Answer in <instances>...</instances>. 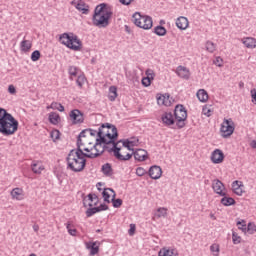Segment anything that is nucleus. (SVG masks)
Here are the masks:
<instances>
[{
	"label": "nucleus",
	"instance_id": "obj_47",
	"mask_svg": "<svg viewBox=\"0 0 256 256\" xmlns=\"http://www.w3.org/2000/svg\"><path fill=\"white\" fill-rule=\"evenodd\" d=\"M246 231L253 235V233L256 232V225L254 223L249 222L248 225L246 226Z\"/></svg>",
	"mask_w": 256,
	"mask_h": 256
},
{
	"label": "nucleus",
	"instance_id": "obj_17",
	"mask_svg": "<svg viewBox=\"0 0 256 256\" xmlns=\"http://www.w3.org/2000/svg\"><path fill=\"white\" fill-rule=\"evenodd\" d=\"M245 185H243L242 181L239 180H235L232 183V190L235 193V195H238L239 197H241V195H243V193H245Z\"/></svg>",
	"mask_w": 256,
	"mask_h": 256
},
{
	"label": "nucleus",
	"instance_id": "obj_45",
	"mask_svg": "<svg viewBox=\"0 0 256 256\" xmlns=\"http://www.w3.org/2000/svg\"><path fill=\"white\" fill-rule=\"evenodd\" d=\"M95 213H100L98 207L89 208V209L86 211V216H87V217H93V215H95Z\"/></svg>",
	"mask_w": 256,
	"mask_h": 256
},
{
	"label": "nucleus",
	"instance_id": "obj_58",
	"mask_svg": "<svg viewBox=\"0 0 256 256\" xmlns=\"http://www.w3.org/2000/svg\"><path fill=\"white\" fill-rule=\"evenodd\" d=\"M99 211H107L109 210V206H107L106 204H101L100 206H98Z\"/></svg>",
	"mask_w": 256,
	"mask_h": 256
},
{
	"label": "nucleus",
	"instance_id": "obj_52",
	"mask_svg": "<svg viewBox=\"0 0 256 256\" xmlns=\"http://www.w3.org/2000/svg\"><path fill=\"white\" fill-rule=\"evenodd\" d=\"M146 78L151 79L153 81V79H155V71H153L152 69H147L146 72Z\"/></svg>",
	"mask_w": 256,
	"mask_h": 256
},
{
	"label": "nucleus",
	"instance_id": "obj_63",
	"mask_svg": "<svg viewBox=\"0 0 256 256\" xmlns=\"http://www.w3.org/2000/svg\"><path fill=\"white\" fill-rule=\"evenodd\" d=\"M7 110L0 108V118L5 114Z\"/></svg>",
	"mask_w": 256,
	"mask_h": 256
},
{
	"label": "nucleus",
	"instance_id": "obj_39",
	"mask_svg": "<svg viewBox=\"0 0 256 256\" xmlns=\"http://www.w3.org/2000/svg\"><path fill=\"white\" fill-rule=\"evenodd\" d=\"M157 103L158 105H164L165 107H171V101H165V97L163 94H160V96H157Z\"/></svg>",
	"mask_w": 256,
	"mask_h": 256
},
{
	"label": "nucleus",
	"instance_id": "obj_56",
	"mask_svg": "<svg viewBox=\"0 0 256 256\" xmlns=\"http://www.w3.org/2000/svg\"><path fill=\"white\" fill-rule=\"evenodd\" d=\"M8 92L10 93V95H15V93H17V89H15V86L11 84L8 87Z\"/></svg>",
	"mask_w": 256,
	"mask_h": 256
},
{
	"label": "nucleus",
	"instance_id": "obj_13",
	"mask_svg": "<svg viewBox=\"0 0 256 256\" xmlns=\"http://www.w3.org/2000/svg\"><path fill=\"white\" fill-rule=\"evenodd\" d=\"M212 189L214 193H217V195H220V197H225V195H227V193L223 191L225 189V185L219 179L212 182Z\"/></svg>",
	"mask_w": 256,
	"mask_h": 256
},
{
	"label": "nucleus",
	"instance_id": "obj_12",
	"mask_svg": "<svg viewBox=\"0 0 256 256\" xmlns=\"http://www.w3.org/2000/svg\"><path fill=\"white\" fill-rule=\"evenodd\" d=\"M210 159L214 165H219L222 161H224L225 154L221 149H215L212 152Z\"/></svg>",
	"mask_w": 256,
	"mask_h": 256
},
{
	"label": "nucleus",
	"instance_id": "obj_53",
	"mask_svg": "<svg viewBox=\"0 0 256 256\" xmlns=\"http://www.w3.org/2000/svg\"><path fill=\"white\" fill-rule=\"evenodd\" d=\"M66 229L68 230L69 235H72V237H75V235H77V229H71L70 223H67Z\"/></svg>",
	"mask_w": 256,
	"mask_h": 256
},
{
	"label": "nucleus",
	"instance_id": "obj_62",
	"mask_svg": "<svg viewBox=\"0 0 256 256\" xmlns=\"http://www.w3.org/2000/svg\"><path fill=\"white\" fill-rule=\"evenodd\" d=\"M250 147H252V149H256V140L251 141Z\"/></svg>",
	"mask_w": 256,
	"mask_h": 256
},
{
	"label": "nucleus",
	"instance_id": "obj_46",
	"mask_svg": "<svg viewBox=\"0 0 256 256\" xmlns=\"http://www.w3.org/2000/svg\"><path fill=\"white\" fill-rule=\"evenodd\" d=\"M237 226H238V229L243 231V233L247 232V224H246L245 220L238 221Z\"/></svg>",
	"mask_w": 256,
	"mask_h": 256
},
{
	"label": "nucleus",
	"instance_id": "obj_26",
	"mask_svg": "<svg viewBox=\"0 0 256 256\" xmlns=\"http://www.w3.org/2000/svg\"><path fill=\"white\" fill-rule=\"evenodd\" d=\"M243 45L247 47V49H255L256 48V39L253 37H246L242 40Z\"/></svg>",
	"mask_w": 256,
	"mask_h": 256
},
{
	"label": "nucleus",
	"instance_id": "obj_24",
	"mask_svg": "<svg viewBox=\"0 0 256 256\" xmlns=\"http://www.w3.org/2000/svg\"><path fill=\"white\" fill-rule=\"evenodd\" d=\"M161 256H179V251L175 248H161L160 249Z\"/></svg>",
	"mask_w": 256,
	"mask_h": 256
},
{
	"label": "nucleus",
	"instance_id": "obj_9",
	"mask_svg": "<svg viewBox=\"0 0 256 256\" xmlns=\"http://www.w3.org/2000/svg\"><path fill=\"white\" fill-rule=\"evenodd\" d=\"M221 135L224 138L231 137L235 131V122H233V119H224L221 124Z\"/></svg>",
	"mask_w": 256,
	"mask_h": 256
},
{
	"label": "nucleus",
	"instance_id": "obj_51",
	"mask_svg": "<svg viewBox=\"0 0 256 256\" xmlns=\"http://www.w3.org/2000/svg\"><path fill=\"white\" fill-rule=\"evenodd\" d=\"M136 175L138 177H143V175H147V170H145V168H143V167H138L136 169Z\"/></svg>",
	"mask_w": 256,
	"mask_h": 256
},
{
	"label": "nucleus",
	"instance_id": "obj_6",
	"mask_svg": "<svg viewBox=\"0 0 256 256\" xmlns=\"http://www.w3.org/2000/svg\"><path fill=\"white\" fill-rule=\"evenodd\" d=\"M132 21L136 27L148 31L153 28V18L147 15H141V13L136 12L132 16Z\"/></svg>",
	"mask_w": 256,
	"mask_h": 256
},
{
	"label": "nucleus",
	"instance_id": "obj_16",
	"mask_svg": "<svg viewBox=\"0 0 256 256\" xmlns=\"http://www.w3.org/2000/svg\"><path fill=\"white\" fill-rule=\"evenodd\" d=\"M87 145H93V143L91 142V138H89L87 134H84L83 136H81V132H80L77 140L78 149H83V147H88Z\"/></svg>",
	"mask_w": 256,
	"mask_h": 256
},
{
	"label": "nucleus",
	"instance_id": "obj_54",
	"mask_svg": "<svg viewBox=\"0 0 256 256\" xmlns=\"http://www.w3.org/2000/svg\"><path fill=\"white\" fill-rule=\"evenodd\" d=\"M151 78L144 77L142 78V85L144 87H150L151 86Z\"/></svg>",
	"mask_w": 256,
	"mask_h": 256
},
{
	"label": "nucleus",
	"instance_id": "obj_61",
	"mask_svg": "<svg viewBox=\"0 0 256 256\" xmlns=\"http://www.w3.org/2000/svg\"><path fill=\"white\" fill-rule=\"evenodd\" d=\"M51 137H55V139H59V131L52 132Z\"/></svg>",
	"mask_w": 256,
	"mask_h": 256
},
{
	"label": "nucleus",
	"instance_id": "obj_40",
	"mask_svg": "<svg viewBox=\"0 0 256 256\" xmlns=\"http://www.w3.org/2000/svg\"><path fill=\"white\" fill-rule=\"evenodd\" d=\"M79 68L77 66H70L68 68V73L70 75V79H73V77H77L79 75Z\"/></svg>",
	"mask_w": 256,
	"mask_h": 256
},
{
	"label": "nucleus",
	"instance_id": "obj_48",
	"mask_svg": "<svg viewBox=\"0 0 256 256\" xmlns=\"http://www.w3.org/2000/svg\"><path fill=\"white\" fill-rule=\"evenodd\" d=\"M39 59H41V52H39V50H35L34 52H32L31 60L35 62L39 61Z\"/></svg>",
	"mask_w": 256,
	"mask_h": 256
},
{
	"label": "nucleus",
	"instance_id": "obj_41",
	"mask_svg": "<svg viewBox=\"0 0 256 256\" xmlns=\"http://www.w3.org/2000/svg\"><path fill=\"white\" fill-rule=\"evenodd\" d=\"M206 47V51H208V53H215L216 49H217V45H215V43H213L212 41H207L205 44Z\"/></svg>",
	"mask_w": 256,
	"mask_h": 256
},
{
	"label": "nucleus",
	"instance_id": "obj_25",
	"mask_svg": "<svg viewBox=\"0 0 256 256\" xmlns=\"http://www.w3.org/2000/svg\"><path fill=\"white\" fill-rule=\"evenodd\" d=\"M99 242H87L86 248L90 249V255H97L99 253Z\"/></svg>",
	"mask_w": 256,
	"mask_h": 256
},
{
	"label": "nucleus",
	"instance_id": "obj_21",
	"mask_svg": "<svg viewBox=\"0 0 256 256\" xmlns=\"http://www.w3.org/2000/svg\"><path fill=\"white\" fill-rule=\"evenodd\" d=\"M176 73L178 77H181V79H185L186 81L189 80V77H191L189 69H187V67L184 66H178L176 69Z\"/></svg>",
	"mask_w": 256,
	"mask_h": 256
},
{
	"label": "nucleus",
	"instance_id": "obj_28",
	"mask_svg": "<svg viewBox=\"0 0 256 256\" xmlns=\"http://www.w3.org/2000/svg\"><path fill=\"white\" fill-rule=\"evenodd\" d=\"M32 171L33 173H35L36 175H41V172L45 170V166H43V163L37 161L34 162L32 165Z\"/></svg>",
	"mask_w": 256,
	"mask_h": 256
},
{
	"label": "nucleus",
	"instance_id": "obj_29",
	"mask_svg": "<svg viewBox=\"0 0 256 256\" xmlns=\"http://www.w3.org/2000/svg\"><path fill=\"white\" fill-rule=\"evenodd\" d=\"M167 211L168 209L165 207L158 208L154 213L153 219H161L162 217L165 219V217H167Z\"/></svg>",
	"mask_w": 256,
	"mask_h": 256
},
{
	"label": "nucleus",
	"instance_id": "obj_31",
	"mask_svg": "<svg viewBox=\"0 0 256 256\" xmlns=\"http://www.w3.org/2000/svg\"><path fill=\"white\" fill-rule=\"evenodd\" d=\"M220 203L224 205V207H231V205H235L236 202L235 199L224 195Z\"/></svg>",
	"mask_w": 256,
	"mask_h": 256
},
{
	"label": "nucleus",
	"instance_id": "obj_44",
	"mask_svg": "<svg viewBox=\"0 0 256 256\" xmlns=\"http://www.w3.org/2000/svg\"><path fill=\"white\" fill-rule=\"evenodd\" d=\"M87 81V79L85 78V75H78V78L76 80V83L78 85V87H83V85H85V82Z\"/></svg>",
	"mask_w": 256,
	"mask_h": 256
},
{
	"label": "nucleus",
	"instance_id": "obj_55",
	"mask_svg": "<svg viewBox=\"0 0 256 256\" xmlns=\"http://www.w3.org/2000/svg\"><path fill=\"white\" fill-rule=\"evenodd\" d=\"M214 65H216L217 67H223V58L222 57H216V59L214 60Z\"/></svg>",
	"mask_w": 256,
	"mask_h": 256
},
{
	"label": "nucleus",
	"instance_id": "obj_33",
	"mask_svg": "<svg viewBox=\"0 0 256 256\" xmlns=\"http://www.w3.org/2000/svg\"><path fill=\"white\" fill-rule=\"evenodd\" d=\"M32 46L33 44L29 40H23L20 43V49L21 51H24V53H27V51H30Z\"/></svg>",
	"mask_w": 256,
	"mask_h": 256
},
{
	"label": "nucleus",
	"instance_id": "obj_38",
	"mask_svg": "<svg viewBox=\"0 0 256 256\" xmlns=\"http://www.w3.org/2000/svg\"><path fill=\"white\" fill-rule=\"evenodd\" d=\"M47 109H54V110L60 111L61 113L65 111V107L58 102H52L51 105L47 107Z\"/></svg>",
	"mask_w": 256,
	"mask_h": 256
},
{
	"label": "nucleus",
	"instance_id": "obj_57",
	"mask_svg": "<svg viewBox=\"0 0 256 256\" xmlns=\"http://www.w3.org/2000/svg\"><path fill=\"white\" fill-rule=\"evenodd\" d=\"M135 229H136V226L135 224H130V229L128 230V233L129 235H135Z\"/></svg>",
	"mask_w": 256,
	"mask_h": 256
},
{
	"label": "nucleus",
	"instance_id": "obj_19",
	"mask_svg": "<svg viewBox=\"0 0 256 256\" xmlns=\"http://www.w3.org/2000/svg\"><path fill=\"white\" fill-rule=\"evenodd\" d=\"M134 159L136 161H146L149 157V153L145 149H137L133 152Z\"/></svg>",
	"mask_w": 256,
	"mask_h": 256
},
{
	"label": "nucleus",
	"instance_id": "obj_4",
	"mask_svg": "<svg viewBox=\"0 0 256 256\" xmlns=\"http://www.w3.org/2000/svg\"><path fill=\"white\" fill-rule=\"evenodd\" d=\"M19 129V121L7 111L0 118V133L5 137L15 135Z\"/></svg>",
	"mask_w": 256,
	"mask_h": 256
},
{
	"label": "nucleus",
	"instance_id": "obj_42",
	"mask_svg": "<svg viewBox=\"0 0 256 256\" xmlns=\"http://www.w3.org/2000/svg\"><path fill=\"white\" fill-rule=\"evenodd\" d=\"M115 197H116V194L114 193V194L112 195V200H111V202H112L113 207H114L115 209H119V207H121V206L123 205V200H121L120 198L115 199Z\"/></svg>",
	"mask_w": 256,
	"mask_h": 256
},
{
	"label": "nucleus",
	"instance_id": "obj_43",
	"mask_svg": "<svg viewBox=\"0 0 256 256\" xmlns=\"http://www.w3.org/2000/svg\"><path fill=\"white\" fill-rule=\"evenodd\" d=\"M210 251L211 253H213L214 256H219V251H220V248H219V244H212L210 246Z\"/></svg>",
	"mask_w": 256,
	"mask_h": 256
},
{
	"label": "nucleus",
	"instance_id": "obj_5",
	"mask_svg": "<svg viewBox=\"0 0 256 256\" xmlns=\"http://www.w3.org/2000/svg\"><path fill=\"white\" fill-rule=\"evenodd\" d=\"M60 43L68 47V49H72V51H81V47H83V43L79 39V37L73 33H63L59 38Z\"/></svg>",
	"mask_w": 256,
	"mask_h": 256
},
{
	"label": "nucleus",
	"instance_id": "obj_37",
	"mask_svg": "<svg viewBox=\"0 0 256 256\" xmlns=\"http://www.w3.org/2000/svg\"><path fill=\"white\" fill-rule=\"evenodd\" d=\"M108 99H109L110 101H115V99H117V87H115V86H110Z\"/></svg>",
	"mask_w": 256,
	"mask_h": 256
},
{
	"label": "nucleus",
	"instance_id": "obj_59",
	"mask_svg": "<svg viewBox=\"0 0 256 256\" xmlns=\"http://www.w3.org/2000/svg\"><path fill=\"white\" fill-rule=\"evenodd\" d=\"M135 0H119L122 5H131Z\"/></svg>",
	"mask_w": 256,
	"mask_h": 256
},
{
	"label": "nucleus",
	"instance_id": "obj_64",
	"mask_svg": "<svg viewBox=\"0 0 256 256\" xmlns=\"http://www.w3.org/2000/svg\"><path fill=\"white\" fill-rule=\"evenodd\" d=\"M33 229H34L35 233H38L39 232V225H34Z\"/></svg>",
	"mask_w": 256,
	"mask_h": 256
},
{
	"label": "nucleus",
	"instance_id": "obj_3",
	"mask_svg": "<svg viewBox=\"0 0 256 256\" xmlns=\"http://www.w3.org/2000/svg\"><path fill=\"white\" fill-rule=\"evenodd\" d=\"M113 16V12L107 8V4L101 3L97 5L94 9V14L92 16V23L94 27L99 29H105L109 27V19Z\"/></svg>",
	"mask_w": 256,
	"mask_h": 256
},
{
	"label": "nucleus",
	"instance_id": "obj_11",
	"mask_svg": "<svg viewBox=\"0 0 256 256\" xmlns=\"http://www.w3.org/2000/svg\"><path fill=\"white\" fill-rule=\"evenodd\" d=\"M118 143H122L123 147L128 149V151H133V147H137V145H139V138L131 137L127 140H120Z\"/></svg>",
	"mask_w": 256,
	"mask_h": 256
},
{
	"label": "nucleus",
	"instance_id": "obj_10",
	"mask_svg": "<svg viewBox=\"0 0 256 256\" xmlns=\"http://www.w3.org/2000/svg\"><path fill=\"white\" fill-rule=\"evenodd\" d=\"M70 5H73L75 7V9H77V11H79L80 13H82V15H89V5L87 3H85V1L83 0H78V1H71Z\"/></svg>",
	"mask_w": 256,
	"mask_h": 256
},
{
	"label": "nucleus",
	"instance_id": "obj_1",
	"mask_svg": "<svg viewBox=\"0 0 256 256\" xmlns=\"http://www.w3.org/2000/svg\"><path fill=\"white\" fill-rule=\"evenodd\" d=\"M117 137H119L117 127L111 124H102L98 129V138H96V141L105 145L108 153H114V157H116L118 161H129V159L133 157V154H121V148L118 147L119 142H116Z\"/></svg>",
	"mask_w": 256,
	"mask_h": 256
},
{
	"label": "nucleus",
	"instance_id": "obj_14",
	"mask_svg": "<svg viewBox=\"0 0 256 256\" xmlns=\"http://www.w3.org/2000/svg\"><path fill=\"white\" fill-rule=\"evenodd\" d=\"M70 119L72 123H74V125H77L78 123H83V121H85L83 114L78 109H74L70 112Z\"/></svg>",
	"mask_w": 256,
	"mask_h": 256
},
{
	"label": "nucleus",
	"instance_id": "obj_60",
	"mask_svg": "<svg viewBox=\"0 0 256 256\" xmlns=\"http://www.w3.org/2000/svg\"><path fill=\"white\" fill-rule=\"evenodd\" d=\"M162 96L164 97V101H171V96L168 93L162 94Z\"/></svg>",
	"mask_w": 256,
	"mask_h": 256
},
{
	"label": "nucleus",
	"instance_id": "obj_27",
	"mask_svg": "<svg viewBox=\"0 0 256 256\" xmlns=\"http://www.w3.org/2000/svg\"><path fill=\"white\" fill-rule=\"evenodd\" d=\"M196 96L201 103H207V101H209V94L205 91V89L198 90Z\"/></svg>",
	"mask_w": 256,
	"mask_h": 256
},
{
	"label": "nucleus",
	"instance_id": "obj_30",
	"mask_svg": "<svg viewBox=\"0 0 256 256\" xmlns=\"http://www.w3.org/2000/svg\"><path fill=\"white\" fill-rule=\"evenodd\" d=\"M109 191L112 193V195H115V190L111 188H105L102 192V197L104 198L105 203H111V194H109Z\"/></svg>",
	"mask_w": 256,
	"mask_h": 256
},
{
	"label": "nucleus",
	"instance_id": "obj_32",
	"mask_svg": "<svg viewBox=\"0 0 256 256\" xmlns=\"http://www.w3.org/2000/svg\"><path fill=\"white\" fill-rule=\"evenodd\" d=\"M49 121L52 123V125H58L59 121H61V116H59L57 112H51L49 114Z\"/></svg>",
	"mask_w": 256,
	"mask_h": 256
},
{
	"label": "nucleus",
	"instance_id": "obj_15",
	"mask_svg": "<svg viewBox=\"0 0 256 256\" xmlns=\"http://www.w3.org/2000/svg\"><path fill=\"white\" fill-rule=\"evenodd\" d=\"M148 175L154 180L161 179L163 170L161 169V166L154 165L149 168Z\"/></svg>",
	"mask_w": 256,
	"mask_h": 256
},
{
	"label": "nucleus",
	"instance_id": "obj_8",
	"mask_svg": "<svg viewBox=\"0 0 256 256\" xmlns=\"http://www.w3.org/2000/svg\"><path fill=\"white\" fill-rule=\"evenodd\" d=\"M174 117L176 119V125L178 129L185 127V121H187V110L185 106L178 104L174 109Z\"/></svg>",
	"mask_w": 256,
	"mask_h": 256
},
{
	"label": "nucleus",
	"instance_id": "obj_50",
	"mask_svg": "<svg viewBox=\"0 0 256 256\" xmlns=\"http://www.w3.org/2000/svg\"><path fill=\"white\" fill-rule=\"evenodd\" d=\"M202 113L206 117H211L213 115V110H211V108H209L208 106H204L202 109Z\"/></svg>",
	"mask_w": 256,
	"mask_h": 256
},
{
	"label": "nucleus",
	"instance_id": "obj_7",
	"mask_svg": "<svg viewBox=\"0 0 256 256\" xmlns=\"http://www.w3.org/2000/svg\"><path fill=\"white\" fill-rule=\"evenodd\" d=\"M82 151H85L84 157H87L88 159H95L97 157H100V155H103L105 151H107V148L105 147V144L96 141L95 145L93 147H83L81 148Z\"/></svg>",
	"mask_w": 256,
	"mask_h": 256
},
{
	"label": "nucleus",
	"instance_id": "obj_20",
	"mask_svg": "<svg viewBox=\"0 0 256 256\" xmlns=\"http://www.w3.org/2000/svg\"><path fill=\"white\" fill-rule=\"evenodd\" d=\"M99 203V197L97 194H88V198L84 199V207H93Z\"/></svg>",
	"mask_w": 256,
	"mask_h": 256
},
{
	"label": "nucleus",
	"instance_id": "obj_18",
	"mask_svg": "<svg viewBox=\"0 0 256 256\" xmlns=\"http://www.w3.org/2000/svg\"><path fill=\"white\" fill-rule=\"evenodd\" d=\"M11 198L16 201H23L25 199V192L23 191V188H14L10 192Z\"/></svg>",
	"mask_w": 256,
	"mask_h": 256
},
{
	"label": "nucleus",
	"instance_id": "obj_49",
	"mask_svg": "<svg viewBox=\"0 0 256 256\" xmlns=\"http://www.w3.org/2000/svg\"><path fill=\"white\" fill-rule=\"evenodd\" d=\"M232 241L234 245H239L241 243V236H239L236 232L232 233Z\"/></svg>",
	"mask_w": 256,
	"mask_h": 256
},
{
	"label": "nucleus",
	"instance_id": "obj_36",
	"mask_svg": "<svg viewBox=\"0 0 256 256\" xmlns=\"http://www.w3.org/2000/svg\"><path fill=\"white\" fill-rule=\"evenodd\" d=\"M155 35H158V37H165L167 35V29L163 26H156L154 28Z\"/></svg>",
	"mask_w": 256,
	"mask_h": 256
},
{
	"label": "nucleus",
	"instance_id": "obj_22",
	"mask_svg": "<svg viewBox=\"0 0 256 256\" xmlns=\"http://www.w3.org/2000/svg\"><path fill=\"white\" fill-rule=\"evenodd\" d=\"M161 119L164 125H175V118H173V113L171 112H165L162 114Z\"/></svg>",
	"mask_w": 256,
	"mask_h": 256
},
{
	"label": "nucleus",
	"instance_id": "obj_2",
	"mask_svg": "<svg viewBox=\"0 0 256 256\" xmlns=\"http://www.w3.org/2000/svg\"><path fill=\"white\" fill-rule=\"evenodd\" d=\"M67 169L73 171L74 173H81L87 165V160L85 159V152L82 148L73 149L69 152L67 158Z\"/></svg>",
	"mask_w": 256,
	"mask_h": 256
},
{
	"label": "nucleus",
	"instance_id": "obj_34",
	"mask_svg": "<svg viewBox=\"0 0 256 256\" xmlns=\"http://www.w3.org/2000/svg\"><path fill=\"white\" fill-rule=\"evenodd\" d=\"M102 173H104L107 177H111V175H113V168L111 167V164L106 163L102 165Z\"/></svg>",
	"mask_w": 256,
	"mask_h": 256
},
{
	"label": "nucleus",
	"instance_id": "obj_23",
	"mask_svg": "<svg viewBox=\"0 0 256 256\" xmlns=\"http://www.w3.org/2000/svg\"><path fill=\"white\" fill-rule=\"evenodd\" d=\"M176 27H178V29H181L182 31H185V29L189 27V20L187 19V17H178L176 20Z\"/></svg>",
	"mask_w": 256,
	"mask_h": 256
},
{
	"label": "nucleus",
	"instance_id": "obj_35",
	"mask_svg": "<svg viewBox=\"0 0 256 256\" xmlns=\"http://www.w3.org/2000/svg\"><path fill=\"white\" fill-rule=\"evenodd\" d=\"M83 135H88L89 138L95 136L99 137V131L93 129H85L81 132V137H83Z\"/></svg>",
	"mask_w": 256,
	"mask_h": 256
}]
</instances>
